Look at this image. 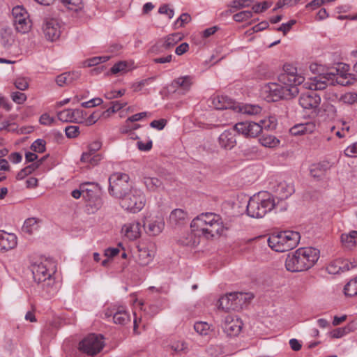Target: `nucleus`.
<instances>
[{"label": "nucleus", "mask_w": 357, "mask_h": 357, "mask_svg": "<svg viewBox=\"0 0 357 357\" xmlns=\"http://www.w3.org/2000/svg\"><path fill=\"white\" fill-rule=\"evenodd\" d=\"M348 69V66L343 65L342 69L340 68H333L329 73L311 77L309 87L311 89H325L328 84L333 85L335 82L342 86L352 84L354 81V75L349 73Z\"/></svg>", "instance_id": "f257e3e1"}, {"label": "nucleus", "mask_w": 357, "mask_h": 357, "mask_svg": "<svg viewBox=\"0 0 357 357\" xmlns=\"http://www.w3.org/2000/svg\"><path fill=\"white\" fill-rule=\"evenodd\" d=\"M319 258V250L312 247L301 248L287 255L285 267L291 272L307 271L314 265Z\"/></svg>", "instance_id": "f03ea898"}, {"label": "nucleus", "mask_w": 357, "mask_h": 357, "mask_svg": "<svg viewBox=\"0 0 357 357\" xmlns=\"http://www.w3.org/2000/svg\"><path fill=\"white\" fill-rule=\"evenodd\" d=\"M53 266V264L48 260L36 261L31 266L34 281L40 284V287L49 296L54 295L56 291L55 280L52 277Z\"/></svg>", "instance_id": "7ed1b4c3"}, {"label": "nucleus", "mask_w": 357, "mask_h": 357, "mask_svg": "<svg viewBox=\"0 0 357 357\" xmlns=\"http://www.w3.org/2000/svg\"><path fill=\"white\" fill-rule=\"evenodd\" d=\"M190 227L195 231H201L207 238L220 235L223 228L220 215L213 213L200 214L192 220Z\"/></svg>", "instance_id": "20e7f679"}, {"label": "nucleus", "mask_w": 357, "mask_h": 357, "mask_svg": "<svg viewBox=\"0 0 357 357\" xmlns=\"http://www.w3.org/2000/svg\"><path fill=\"white\" fill-rule=\"evenodd\" d=\"M272 195L268 192H259L251 197L247 205V214L254 218H261L275 207Z\"/></svg>", "instance_id": "39448f33"}, {"label": "nucleus", "mask_w": 357, "mask_h": 357, "mask_svg": "<svg viewBox=\"0 0 357 357\" xmlns=\"http://www.w3.org/2000/svg\"><path fill=\"white\" fill-rule=\"evenodd\" d=\"M300 238V234L297 231H283L272 234L267 242L272 250L283 252L294 248L299 243Z\"/></svg>", "instance_id": "423d86ee"}, {"label": "nucleus", "mask_w": 357, "mask_h": 357, "mask_svg": "<svg viewBox=\"0 0 357 357\" xmlns=\"http://www.w3.org/2000/svg\"><path fill=\"white\" fill-rule=\"evenodd\" d=\"M264 98L268 102H276L281 99H291L296 97L299 90L298 86L288 84L268 83L263 88Z\"/></svg>", "instance_id": "0eeeda50"}, {"label": "nucleus", "mask_w": 357, "mask_h": 357, "mask_svg": "<svg viewBox=\"0 0 357 357\" xmlns=\"http://www.w3.org/2000/svg\"><path fill=\"white\" fill-rule=\"evenodd\" d=\"M252 298L249 293L232 292L220 298L218 307L225 311L238 310Z\"/></svg>", "instance_id": "6e6552de"}, {"label": "nucleus", "mask_w": 357, "mask_h": 357, "mask_svg": "<svg viewBox=\"0 0 357 357\" xmlns=\"http://www.w3.org/2000/svg\"><path fill=\"white\" fill-rule=\"evenodd\" d=\"M120 204L123 208L132 213L140 211L145 206L146 198L144 192L139 189L132 188L121 199Z\"/></svg>", "instance_id": "1a4fd4ad"}, {"label": "nucleus", "mask_w": 357, "mask_h": 357, "mask_svg": "<svg viewBox=\"0 0 357 357\" xmlns=\"http://www.w3.org/2000/svg\"><path fill=\"white\" fill-rule=\"evenodd\" d=\"M129 176L123 173H115L109 178V192L116 197L121 199L129 192L130 185L128 183Z\"/></svg>", "instance_id": "9d476101"}, {"label": "nucleus", "mask_w": 357, "mask_h": 357, "mask_svg": "<svg viewBox=\"0 0 357 357\" xmlns=\"http://www.w3.org/2000/svg\"><path fill=\"white\" fill-rule=\"evenodd\" d=\"M105 346L104 337L100 334H90L79 343V349L89 356L100 353Z\"/></svg>", "instance_id": "9b49d317"}, {"label": "nucleus", "mask_w": 357, "mask_h": 357, "mask_svg": "<svg viewBox=\"0 0 357 357\" xmlns=\"http://www.w3.org/2000/svg\"><path fill=\"white\" fill-rule=\"evenodd\" d=\"M12 14L16 31L22 33H27L31 27V22L26 9L22 6L14 7Z\"/></svg>", "instance_id": "f8f14e48"}, {"label": "nucleus", "mask_w": 357, "mask_h": 357, "mask_svg": "<svg viewBox=\"0 0 357 357\" xmlns=\"http://www.w3.org/2000/svg\"><path fill=\"white\" fill-rule=\"evenodd\" d=\"M278 79L282 84L298 86L304 82L305 78L297 74V69L292 65L286 64L284 66V73L279 75Z\"/></svg>", "instance_id": "ddd939ff"}, {"label": "nucleus", "mask_w": 357, "mask_h": 357, "mask_svg": "<svg viewBox=\"0 0 357 357\" xmlns=\"http://www.w3.org/2000/svg\"><path fill=\"white\" fill-rule=\"evenodd\" d=\"M242 321L237 317L227 314L223 318L222 328L227 336L238 335L242 329Z\"/></svg>", "instance_id": "4468645a"}, {"label": "nucleus", "mask_w": 357, "mask_h": 357, "mask_svg": "<svg viewBox=\"0 0 357 357\" xmlns=\"http://www.w3.org/2000/svg\"><path fill=\"white\" fill-rule=\"evenodd\" d=\"M236 132L245 137H256L261 132V127L253 121L238 122L234 126Z\"/></svg>", "instance_id": "2eb2a0df"}, {"label": "nucleus", "mask_w": 357, "mask_h": 357, "mask_svg": "<svg viewBox=\"0 0 357 357\" xmlns=\"http://www.w3.org/2000/svg\"><path fill=\"white\" fill-rule=\"evenodd\" d=\"M308 88L310 91L301 94L299 98V104L305 109L317 108L321 102V98L316 92L319 89H311L309 86Z\"/></svg>", "instance_id": "dca6fc26"}, {"label": "nucleus", "mask_w": 357, "mask_h": 357, "mask_svg": "<svg viewBox=\"0 0 357 357\" xmlns=\"http://www.w3.org/2000/svg\"><path fill=\"white\" fill-rule=\"evenodd\" d=\"M43 31L45 38L50 41H55L59 38L61 33V27L57 20L54 19L46 20L43 25Z\"/></svg>", "instance_id": "f3484780"}, {"label": "nucleus", "mask_w": 357, "mask_h": 357, "mask_svg": "<svg viewBox=\"0 0 357 357\" xmlns=\"http://www.w3.org/2000/svg\"><path fill=\"white\" fill-rule=\"evenodd\" d=\"M15 37L10 29L0 30V48L6 52L11 53L15 48Z\"/></svg>", "instance_id": "a211bd4d"}, {"label": "nucleus", "mask_w": 357, "mask_h": 357, "mask_svg": "<svg viewBox=\"0 0 357 357\" xmlns=\"http://www.w3.org/2000/svg\"><path fill=\"white\" fill-rule=\"evenodd\" d=\"M153 245L138 246L137 261L141 266L148 265L153 259L155 251Z\"/></svg>", "instance_id": "6ab92c4d"}, {"label": "nucleus", "mask_w": 357, "mask_h": 357, "mask_svg": "<svg viewBox=\"0 0 357 357\" xmlns=\"http://www.w3.org/2000/svg\"><path fill=\"white\" fill-rule=\"evenodd\" d=\"M236 132L234 128L232 130H227L221 133L218 138L220 146L225 149H233L236 144Z\"/></svg>", "instance_id": "aec40b11"}, {"label": "nucleus", "mask_w": 357, "mask_h": 357, "mask_svg": "<svg viewBox=\"0 0 357 357\" xmlns=\"http://www.w3.org/2000/svg\"><path fill=\"white\" fill-rule=\"evenodd\" d=\"M142 225L140 222L133 221L125 224L121 229L122 233L130 240H135L139 237Z\"/></svg>", "instance_id": "412c9836"}, {"label": "nucleus", "mask_w": 357, "mask_h": 357, "mask_svg": "<svg viewBox=\"0 0 357 357\" xmlns=\"http://www.w3.org/2000/svg\"><path fill=\"white\" fill-rule=\"evenodd\" d=\"M17 245V237L14 234L0 231V250L8 251Z\"/></svg>", "instance_id": "4be33fe9"}, {"label": "nucleus", "mask_w": 357, "mask_h": 357, "mask_svg": "<svg viewBox=\"0 0 357 357\" xmlns=\"http://www.w3.org/2000/svg\"><path fill=\"white\" fill-rule=\"evenodd\" d=\"M83 111L79 109H66L58 112V119L63 122L80 123L79 118L81 116Z\"/></svg>", "instance_id": "5701e85b"}, {"label": "nucleus", "mask_w": 357, "mask_h": 357, "mask_svg": "<svg viewBox=\"0 0 357 357\" xmlns=\"http://www.w3.org/2000/svg\"><path fill=\"white\" fill-rule=\"evenodd\" d=\"M273 190L278 199H286L294 192V186L285 181H282L273 187Z\"/></svg>", "instance_id": "b1692460"}, {"label": "nucleus", "mask_w": 357, "mask_h": 357, "mask_svg": "<svg viewBox=\"0 0 357 357\" xmlns=\"http://www.w3.org/2000/svg\"><path fill=\"white\" fill-rule=\"evenodd\" d=\"M82 197L85 200L94 198L99 195L100 188L98 184L93 182H87L80 184Z\"/></svg>", "instance_id": "393cba45"}, {"label": "nucleus", "mask_w": 357, "mask_h": 357, "mask_svg": "<svg viewBox=\"0 0 357 357\" xmlns=\"http://www.w3.org/2000/svg\"><path fill=\"white\" fill-rule=\"evenodd\" d=\"M331 167L328 161L324 160L319 163L313 164L310 166V172L312 176L319 178L325 174Z\"/></svg>", "instance_id": "a878e982"}, {"label": "nucleus", "mask_w": 357, "mask_h": 357, "mask_svg": "<svg viewBox=\"0 0 357 357\" xmlns=\"http://www.w3.org/2000/svg\"><path fill=\"white\" fill-rule=\"evenodd\" d=\"M213 107L216 109H227L236 107L231 99L226 96H215L212 100Z\"/></svg>", "instance_id": "bb28decb"}, {"label": "nucleus", "mask_w": 357, "mask_h": 357, "mask_svg": "<svg viewBox=\"0 0 357 357\" xmlns=\"http://www.w3.org/2000/svg\"><path fill=\"white\" fill-rule=\"evenodd\" d=\"M315 129V124L312 122L295 125L290 129L292 135H301L312 133Z\"/></svg>", "instance_id": "cd10ccee"}, {"label": "nucleus", "mask_w": 357, "mask_h": 357, "mask_svg": "<svg viewBox=\"0 0 357 357\" xmlns=\"http://www.w3.org/2000/svg\"><path fill=\"white\" fill-rule=\"evenodd\" d=\"M234 110L242 114L256 115L261 113L262 109L258 105L241 104L236 105Z\"/></svg>", "instance_id": "c85d7f7f"}, {"label": "nucleus", "mask_w": 357, "mask_h": 357, "mask_svg": "<svg viewBox=\"0 0 357 357\" xmlns=\"http://www.w3.org/2000/svg\"><path fill=\"white\" fill-rule=\"evenodd\" d=\"M341 242L344 248L352 249L357 245V231H351L348 234H342Z\"/></svg>", "instance_id": "c756f323"}, {"label": "nucleus", "mask_w": 357, "mask_h": 357, "mask_svg": "<svg viewBox=\"0 0 357 357\" xmlns=\"http://www.w3.org/2000/svg\"><path fill=\"white\" fill-rule=\"evenodd\" d=\"M87 202L85 206V211L88 214H94L102 206V200L100 195L92 199L86 200Z\"/></svg>", "instance_id": "7c9ffc66"}, {"label": "nucleus", "mask_w": 357, "mask_h": 357, "mask_svg": "<svg viewBox=\"0 0 357 357\" xmlns=\"http://www.w3.org/2000/svg\"><path fill=\"white\" fill-rule=\"evenodd\" d=\"M182 37L180 33H176L173 34H169L167 36L160 39L159 40L162 43L163 47L166 49V50H171L174 45H176L180 40H181Z\"/></svg>", "instance_id": "2f4dec72"}, {"label": "nucleus", "mask_w": 357, "mask_h": 357, "mask_svg": "<svg viewBox=\"0 0 357 357\" xmlns=\"http://www.w3.org/2000/svg\"><path fill=\"white\" fill-rule=\"evenodd\" d=\"M40 220L36 218H27L22 227L23 232L31 234L40 227Z\"/></svg>", "instance_id": "473e14b6"}, {"label": "nucleus", "mask_w": 357, "mask_h": 357, "mask_svg": "<svg viewBox=\"0 0 357 357\" xmlns=\"http://www.w3.org/2000/svg\"><path fill=\"white\" fill-rule=\"evenodd\" d=\"M164 226L165 223L161 219L150 221L146 226L147 233L151 236H157L162 231ZM144 227H146V224L144 225Z\"/></svg>", "instance_id": "72a5a7b5"}, {"label": "nucleus", "mask_w": 357, "mask_h": 357, "mask_svg": "<svg viewBox=\"0 0 357 357\" xmlns=\"http://www.w3.org/2000/svg\"><path fill=\"white\" fill-rule=\"evenodd\" d=\"M186 218L187 213L181 208L174 209L169 215L170 222L175 225L183 224Z\"/></svg>", "instance_id": "f704fd0d"}, {"label": "nucleus", "mask_w": 357, "mask_h": 357, "mask_svg": "<svg viewBox=\"0 0 357 357\" xmlns=\"http://www.w3.org/2000/svg\"><path fill=\"white\" fill-rule=\"evenodd\" d=\"M349 269L347 262H344L340 260L333 261L327 266V271L330 274L339 273L340 272H344Z\"/></svg>", "instance_id": "c9c22d12"}, {"label": "nucleus", "mask_w": 357, "mask_h": 357, "mask_svg": "<svg viewBox=\"0 0 357 357\" xmlns=\"http://www.w3.org/2000/svg\"><path fill=\"white\" fill-rule=\"evenodd\" d=\"M77 77V75L74 73H64L56 77V82L58 86H63L72 83Z\"/></svg>", "instance_id": "e433bc0d"}, {"label": "nucleus", "mask_w": 357, "mask_h": 357, "mask_svg": "<svg viewBox=\"0 0 357 357\" xmlns=\"http://www.w3.org/2000/svg\"><path fill=\"white\" fill-rule=\"evenodd\" d=\"M41 164V160H37L35 162H33L32 164L25 167L17 173L16 178L17 180L24 179L26 176L31 174L33 172L37 169Z\"/></svg>", "instance_id": "4c0bfd02"}, {"label": "nucleus", "mask_w": 357, "mask_h": 357, "mask_svg": "<svg viewBox=\"0 0 357 357\" xmlns=\"http://www.w3.org/2000/svg\"><path fill=\"white\" fill-rule=\"evenodd\" d=\"M143 182L149 191H155L160 188L162 187V182L158 178L145 176L143 178Z\"/></svg>", "instance_id": "58836bf2"}, {"label": "nucleus", "mask_w": 357, "mask_h": 357, "mask_svg": "<svg viewBox=\"0 0 357 357\" xmlns=\"http://www.w3.org/2000/svg\"><path fill=\"white\" fill-rule=\"evenodd\" d=\"M113 320L115 324L125 325L130 321V317L127 311L121 309L113 314Z\"/></svg>", "instance_id": "ea45409f"}, {"label": "nucleus", "mask_w": 357, "mask_h": 357, "mask_svg": "<svg viewBox=\"0 0 357 357\" xmlns=\"http://www.w3.org/2000/svg\"><path fill=\"white\" fill-rule=\"evenodd\" d=\"M102 158V157L100 154L83 153L81 157V161L83 162H88L91 165L95 166L98 164Z\"/></svg>", "instance_id": "a19ab883"}, {"label": "nucleus", "mask_w": 357, "mask_h": 357, "mask_svg": "<svg viewBox=\"0 0 357 357\" xmlns=\"http://www.w3.org/2000/svg\"><path fill=\"white\" fill-rule=\"evenodd\" d=\"M259 142L268 148H275L280 144V140L273 135H264L259 139Z\"/></svg>", "instance_id": "79ce46f5"}, {"label": "nucleus", "mask_w": 357, "mask_h": 357, "mask_svg": "<svg viewBox=\"0 0 357 357\" xmlns=\"http://www.w3.org/2000/svg\"><path fill=\"white\" fill-rule=\"evenodd\" d=\"M261 127V132L263 130H272L276 128L277 121L275 117L270 116L268 119L260 120L259 123H257Z\"/></svg>", "instance_id": "37998d69"}, {"label": "nucleus", "mask_w": 357, "mask_h": 357, "mask_svg": "<svg viewBox=\"0 0 357 357\" xmlns=\"http://www.w3.org/2000/svg\"><path fill=\"white\" fill-rule=\"evenodd\" d=\"M195 331L200 335H208L211 331V326L205 321H197L194 324Z\"/></svg>", "instance_id": "c03bdc74"}, {"label": "nucleus", "mask_w": 357, "mask_h": 357, "mask_svg": "<svg viewBox=\"0 0 357 357\" xmlns=\"http://www.w3.org/2000/svg\"><path fill=\"white\" fill-rule=\"evenodd\" d=\"M344 294L348 296H354L357 295V276L351 280L344 288Z\"/></svg>", "instance_id": "a18cd8bd"}, {"label": "nucleus", "mask_w": 357, "mask_h": 357, "mask_svg": "<svg viewBox=\"0 0 357 357\" xmlns=\"http://www.w3.org/2000/svg\"><path fill=\"white\" fill-rule=\"evenodd\" d=\"M191 84V77L190 76L181 77L173 82V85L176 87H181L184 90H188Z\"/></svg>", "instance_id": "49530a36"}, {"label": "nucleus", "mask_w": 357, "mask_h": 357, "mask_svg": "<svg viewBox=\"0 0 357 357\" xmlns=\"http://www.w3.org/2000/svg\"><path fill=\"white\" fill-rule=\"evenodd\" d=\"M155 77H148L146 79H142L137 82H135L132 85V88L135 91H139L145 86L149 85L155 80Z\"/></svg>", "instance_id": "de8ad7c7"}, {"label": "nucleus", "mask_w": 357, "mask_h": 357, "mask_svg": "<svg viewBox=\"0 0 357 357\" xmlns=\"http://www.w3.org/2000/svg\"><path fill=\"white\" fill-rule=\"evenodd\" d=\"M46 142L44 139H38L31 146V149L34 152L43 153L45 151Z\"/></svg>", "instance_id": "09e8293b"}, {"label": "nucleus", "mask_w": 357, "mask_h": 357, "mask_svg": "<svg viewBox=\"0 0 357 357\" xmlns=\"http://www.w3.org/2000/svg\"><path fill=\"white\" fill-rule=\"evenodd\" d=\"M252 16V12L250 10L241 11L233 16L234 21L241 22L250 19Z\"/></svg>", "instance_id": "8fccbe9b"}, {"label": "nucleus", "mask_w": 357, "mask_h": 357, "mask_svg": "<svg viewBox=\"0 0 357 357\" xmlns=\"http://www.w3.org/2000/svg\"><path fill=\"white\" fill-rule=\"evenodd\" d=\"M127 102H121V101H112L111 102V107H109L105 112L107 113H115L119 111L121 109L127 105Z\"/></svg>", "instance_id": "3c124183"}, {"label": "nucleus", "mask_w": 357, "mask_h": 357, "mask_svg": "<svg viewBox=\"0 0 357 357\" xmlns=\"http://www.w3.org/2000/svg\"><path fill=\"white\" fill-rule=\"evenodd\" d=\"M64 131L68 138H75L79 134V128L77 126H69L65 128Z\"/></svg>", "instance_id": "603ef678"}, {"label": "nucleus", "mask_w": 357, "mask_h": 357, "mask_svg": "<svg viewBox=\"0 0 357 357\" xmlns=\"http://www.w3.org/2000/svg\"><path fill=\"white\" fill-rule=\"evenodd\" d=\"M109 59V56H96L91 58L86 61L88 66H94L100 63L105 62L108 61Z\"/></svg>", "instance_id": "864d4df0"}, {"label": "nucleus", "mask_w": 357, "mask_h": 357, "mask_svg": "<svg viewBox=\"0 0 357 357\" xmlns=\"http://www.w3.org/2000/svg\"><path fill=\"white\" fill-rule=\"evenodd\" d=\"M12 100L17 103L22 104L26 99V96L22 92L15 91L11 93Z\"/></svg>", "instance_id": "5fc2aeb1"}, {"label": "nucleus", "mask_w": 357, "mask_h": 357, "mask_svg": "<svg viewBox=\"0 0 357 357\" xmlns=\"http://www.w3.org/2000/svg\"><path fill=\"white\" fill-rule=\"evenodd\" d=\"M103 102L100 98H94L89 101L84 102L81 104L82 107L84 108H90L96 106H98Z\"/></svg>", "instance_id": "6e6d98bb"}, {"label": "nucleus", "mask_w": 357, "mask_h": 357, "mask_svg": "<svg viewBox=\"0 0 357 357\" xmlns=\"http://www.w3.org/2000/svg\"><path fill=\"white\" fill-rule=\"evenodd\" d=\"M126 89H121L118 91H111L109 92H107L105 94V97L108 100L115 99L120 98L125 95L126 93Z\"/></svg>", "instance_id": "4d7b16f0"}, {"label": "nucleus", "mask_w": 357, "mask_h": 357, "mask_svg": "<svg viewBox=\"0 0 357 357\" xmlns=\"http://www.w3.org/2000/svg\"><path fill=\"white\" fill-rule=\"evenodd\" d=\"M191 20V17L188 13H183L175 22V26H183L184 24H188Z\"/></svg>", "instance_id": "13d9d810"}, {"label": "nucleus", "mask_w": 357, "mask_h": 357, "mask_svg": "<svg viewBox=\"0 0 357 357\" xmlns=\"http://www.w3.org/2000/svg\"><path fill=\"white\" fill-rule=\"evenodd\" d=\"M127 65L126 62L120 61L116 64H114L111 68V73L112 74H117L121 72H125L126 70Z\"/></svg>", "instance_id": "bf43d9fd"}, {"label": "nucleus", "mask_w": 357, "mask_h": 357, "mask_svg": "<svg viewBox=\"0 0 357 357\" xmlns=\"http://www.w3.org/2000/svg\"><path fill=\"white\" fill-rule=\"evenodd\" d=\"M15 87L21 91L26 90L29 86V83L26 78L19 77L17 78L14 82Z\"/></svg>", "instance_id": "052dcab7"}, {"label": "nucleus", "mask_w": 357, "mask_h": 357, "mask_svg": "<svg viewBox=\"0 0 357 357\" xmlns=\"http://www.w3.org/2000/svg\"><path fill=\"white\" fill-rule=\"evenodd\" d=\"M344 154L347 157L355 158L357 157V142L349 146L344 150Z\"/></svg>", "instance_id": "680f3d73"}, {"label": "nucleus", "mask_w": 357, "mask_h": 357, "mask_svg": "<svg viewBox=\"0 0 357 357\" xmlns=\"http://www.w3.org/2000/svg\"><path fill=\"white\" fill-rule=\"evenodd\" d=\"M245 2V1L243 0H233L229 5L230 8L229 11L234 13L238 9L245 8V5L243 4Z\"/></svg>", "instance_id": "e2e57ef3"}, {"label": "nucleus", "mask_w": 357, "mask_h": 357, "mask_svg": "<svg viewBox=\"0 0 357 357\" xmlns=\"http://www.w3.org/2000/svg\"><path fill=\"white\" fill-rule=\"evenodd\" d=\"M296 20H292L289 21L287 23H282L280 26H279L277 30L278 31H282L284 35H286L288 31L291 29L292 26L295 24Z\"/></svg>", "instance_id": "0e129e2a"}, {"label": "nucleus", "mask_w": 357, "mask_h": 357, "mask_svg": "<svg viewBox=\"0 0 357 357\" xmlns=\"http://www.w3.org/2000/svg\"><path fill=\"white\" fill-rule=\"evenodd\" d=\"M166 51H167L166 49H165V47H163L162 43H160V41L159 40L150 49V52L155 54H162V53L165 52Z\"/></svg>", "instance_id": "69168bd1"}, {"label": "nucleus", "mask_w": 357, "mask_h": 357, "mask_svg": "<svg viewBox=\"0 0 357 357\" xmlns=\"http://www.w3.org/2000/svg\"><path fill=\"white\" fill-rule=\"evenodd\" d=\"M147 114L148 113L146 112L135 114L126 119V123L128 124V123H132L140 121L141 119L146 117Z\"/></svg>", "instance_id": "338daca9"}, {"label": "nucleus", "mask_w": 357, "mask_h": 357, "mask_svg": "<svg viewBox=\"0 0 357 357\" xmlns=\"http://www.w3.org/2000/svg\"><path fill=\"white\" fill-rule=\"evenodd\" d=\"M158 12L160 14H165L168 15L169 19H172L174 15V10L169 8L167 4L161 6L158 9Z\"/></svg>", "instance_id": "774afa93"}]
</instances>
